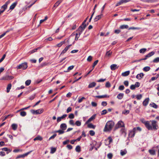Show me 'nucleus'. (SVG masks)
<instances>
[{"mask_svg": "<svg viewBox=\"0 0 159 159\" xmlns=\"http://www.w3.org/2000/svg\"><path fill=\"white\" fill-rule=\"evenodd\" d=\"M130 1V0H120L117 3L116 6L120 5L123 3H126Z\"/></svg>", "mask_w": 159, "mask_h": 159, "instance_id": "9d476101", "label": "nucleus"}, {"mask_svg": "<svg viewBox=\"0 0 159 159\" xmlns=\"http://www.w3.org/2000/svg\"><path fill=\"white\" fill-rule=\"evenodd\" d=\"M43 111V109H40L36 110H32L31 111V112L33 114H38L42 113Z\"/></svg>", "mask_w": 159, "mask_h": 159, "instance_id": "423d86ee", "label": "nucleus"}, {"mask_svg": "<svg viewBox=\"0 0 159 159\" xmlns=\"http://www.w3.org/2000/svg\"><path fill=\"white\" fill-rule=\"evenodd\" d=\"M71 111H72L71 107H69L66 110V112L68 113L69 112H70Z\"/></svg>", "mask_w": 159, "mask_h": 159, "instance_id": "774afa93", "label": "nucleus"}, {"mask_svg": "<svg viewBox=\"0 0 159 159\" xmlns=\"http://www.w3.org/2000/svg\"><path fill=\"white\" fill-rule=\"evenodd\" d=\"M39 48H37L36 49H34L32 50L31 51L29 52V53H30V54L36 52L37 51V50Z\"/></svg>", "mask_w": 159, "mask_h": 159, "instance_id": "5fc2aeb1", "label": "nucleus"}, {"mask_svg": "<svg viewBox=\"0 0 159 159\" xmlns=\"http://www.w3.org/2000/svg\"><path fill=\"white\" fill-rule=\"evenodd\" d=\"M56 132L58 133L59 134H63L64 133V130L60 129L56 131Z\"/></svg>", "mask_w": 159, "mask_h": 159, "instance_id": "a19ab883", "label": "nucleus"}, {"mask_svg": "<svg viewBox=\"0 0 159 159\" xmlns=\"http://www.w3.org/2000/svg\"><path fill=\"white\" fill-rule=\"evenodd\" d=\"M154 63H157L159 62V57H157L155 58L153 61Z\"/></svg>", "mask_w": 159, "mask_h": 159, "instance_id": "09e8293b", "label": "nucleus"}, {"mask_svg": "<svg viewBox=\"0 0 159 159\" xmlns=\"http://www.w3.org/2000/svg\"><path fill=\"white\" fill-rule=\"evenodd\" d=\"M150 105L151 106V107L155 108H157V106L154 103H153L152 104H150Z\"/></svg>", "mask_w": 159, "mask_h": 159, "instance_id": "37998d69", "label": "nucleus"}, {"mask_svg": "<svg viewBox=\"0 0 159 159\" xmlns=\"http://www.w3.org/2000/svg\"><path fill=\"white\" fill-rule=\"evenodd\" d=\"M31 82V80H27L25 82V84L26 86L29 85Z\"/></svg>", "mask_w": 159, "mask_h": 159, "instance_id": "49530a36", "label": "nucleus"}, {"mask_svg": "<svg viewBox=\"0 0 159 159\" xmlns=\"http://www.w3.org/2000/svg\"><path fill=\"white\" fill-rule=\"evenodd\" d=\"M2 150L4 151L7 152V153L8 154L9 152H11V150L10 149H8L7 148H4L2 149Z\"/></svg>", "mask_w": 159, "mask_h": 159, "instance_id": "6ab92c4d", "label": "nucleus"}, {"mask_svg": "<svg viewBox=\"0 0 159 159\" xmlns=\"http://www.w3.org/2000/svg\"><path fill=\"white\" fill-rule=\"evenodd\" d=\"M27 64L26 62H24L20 65L17 67V69H22L23 70L25 69L27 67Z\"/></svg>", "mask_w": 159, "mask_h": 159, "instance_id": "20e7f679", "label": "nucleus"}, {"mask_svg": "<svg viewBox=\"0 0 159 159\" xmlns=\"http://www.w3.org/2000/svg\"><path fill=\"white\" fill-rule=\"evenodd\" d=\"M102 15V14H101L97 16L94 19V21L96 22L99 20L100 18H101Z\"/></svg>", "mask_w": 159, "mask_h": 159, "instance_id": "4be33fe9", "label": "nucleus"}, {"mask_svg": "<svg viewBox=\"0 0 159 159\" xmlns=\"http://www.w3.org/2000/svg\"><path fill=\"white\" fill-rule=\"evenodd\" d=\"M75 151L78 152H80L81 151L80 147V146H77L75 149Z\"/></svg>", "mask_w": 159, "mask_h": 159, "instance_id": "58836bf2", "label": "nucleus"}, {"mask_svg": "<svg viewBox=\"0 0 159 159\" xmlns=\"http://www.w3.org/2000/svg\"><path fill=\"white\" fill-rule=\"evenodd\" d=\"M111 69V70H113L118 68L116 65L114 64L111 65L110 66Z\"/></svg>", "mask_w": 159, "mask_h": 159, "instance_id": "a211bd4d", "label": "nucleus"}, {"mask_svg": "<svg viewBox=\"0 0 159 159\" xmlns=\"http://www.w3.org/2000/svg\"><path fill=\"white\" fill-rule=\"evenodd\" d=\"M14 77L11 76L7 75L3 76L2 78V80H9L13 79Z\"/></svg>", "mask_w": 159, "mask_h": 159, "instance_id": "1a4fd4ad", "label": "nucleus"}, {"mask_svg": "<svg viewBox=\"0 0 159 159\" xmlns=\"http://www.w3.org/2000/svg\"><path fill=\"white\" fill-rule=\"evenodd\" d=\"M95 115H93L85 123V124H88L95 118Z\"/></svg>", "mask_w": 159, "mask_h": 159, "instance_id": "ddd939ff", "label": "nucleus"}, {"mask_svg": "<svg viewBox=\"0 0 159 159\" xmlns=\"http://www.w3.org/2000/svg\"><path fill=\"white\" fill-rule=\"evenodd\" d=\"M147 50V49L146 48H142L141 49L139 50V52L140 53H144Z\"/></svg>", "mask_w": 159, "mask_h": 159, "instance_id": "c03bdc74", "label": "nucleus"}, {"mask_svg": "<svg viewBox=\"0 0 159 159\" xmlns=\"http://www.w3.org/2000/svg\"><path fill=\"white\" fill-rule=\"evenodd\" d=\"M114 123L112 121H107L105 125L104 129V131L108 132L111 131L114 125Z\"/></svg>", "mask_w": 159, "mask_h": 159, "instance_id": "f03ea898", "label": "nucleus"}, {"mask_svg": "<svg viewBox=\"0 0 159 159\" xmlns=\"http://www.w3.org/2000/svg\"><path fill=\"white\" fill-rule=\"evenodd\" d=\"M105 86L107 88H109L111 86L110 83L109 82H107Z\"/></svg>", "mask_w": 159, "mask_h": 159, "instance_id": "13d9d810", "label": "nucleus"}, {"mask_svg": "<svg viewBox=\"0 0 159 159\" xmlns=\"http://www.w3.org/2000/svg\"><path fill=\"white\" fill-rule=\"evenodd\" d=\"M135 131L133 129V130L130 131L129 133V136L130 137H134L135 135Z\"/></svg>", "mask_w": 159, "mask_h": 159, "instance_id": "aec40b11", "label": "nucleus"}, {"mask_svg": "<svg viewBox=\"0 0 159 159\" xmlns=\"http://www.w3.org/2000/svg\"><path fill=\"white\" fill-rule=\"evenodd\" d=\"M129 112V111L128 110H125L122 111V113L125 115H126L128 114Z\"/></svg>", "mask_w": 159, "mask_h": 159, "instance_id": "de8ad7c7", "label": "nucleus"}, {"mask_svg": "<svg viewBox=\"0 0 159 159\" xmlns=\"http://www.w3.org/2000/svg\"><path fill=\"white\" fill-rule=\"evenodd\" d=\"M68 117L70 119H73L74 118V114L73 113L70 114L69 115Z\"/></svg>", "mask_w": 159, "mask_h": 159, "instance_id": "6e6d98bb", "label": "nucleus"}, {"mask_svg": "<svg viewBox=\"0 0 159 159\" xmlns=\"http://www.w3.org/2000/svg\"><path fill=\"white\" fill-rule=\"evenodd\" d=\"M107 113V111L105 109L103 110L101 112V115H104L105 114H106Z\"/></svg>", "mask_w": 159, "mask_h": 159, "instance_id": "69168bd1", "label": "nucleus"}, {"mask_svg": "<svg viewBox=\"0 0 159 159\" xmlns=\"http://www.w3.org/2000/svg\"><path fill=\"white\" fill-rule=\"evenodd\" d=\"M89 132V134L91 136H93L94 135L95 132L94 131L91 130H90Z\"/></svg>", "mask_w": 159, "mask_h": 159, "instance_id": "4d7b16f0", "label": "nucleus"}, {"mask_svg": "<svg viewBox=\"0 0 159 159\" xmlns=\"http://www.w3.org/2000/svg\"><path fill=\"white\" fill-rule=\"evenodd\" d=\"M98 60H96V61H95L93 63V69L94 68V66L97 65V64L98 63Z\"/></svg>", "mask_w": 159, "mask_h": 159, "instance_id": "0e129e2a", "label": "nucleus"}, {"mask_svg": "<svg viewBox=\"0 0 159 159\" xmlns=\"http://www.w3.org/2000/svg\"><path fill=\"white\" fill-rule=\"evenodd\" d=\"M96 98H109V96H107V95H103L101 96H95Z\"/></svg>", "mask_w": 159, "mask_h": 159, "instance_id": "b1692460", "label": "nucleus"}, {"mask_svg": "<svg viewBox=\"0 0 159 159\" xmlns=\"http://www.w3.org/2000/svg\"><path fill=\"white\" fill-rule=\"evenodd\" d=\"M112 53V52H111L110 50L109 51H108L106 52V54H105V57H109L111 56V55Z\"/></svg>", "mask_w": 159, "mask_h": 159, "instance_id": "412c9836", "label": "nucleus"}, {"mask_svg": "<svg viewBox=\"0 0 159 159\" xmlns=\"http://www.w3.org/2000/svg\"><path fill=\"white\" fill-rule=\"evenodd\" d=\"M133 130L136 132L137 130L139 131H141V129L139 127H138L136 128H133Z\"/></svg>", "mask_w": 159, "mask_h": 159, "instance_id": "79ce46f5", "label": "nucleus"}, {"mask_svg": "<svg viewBox=\"0 0 159 159\" xmlns=\"http://www.w3.org/2000/svg\"><path fill=\"white\" fill-rule=\"evenodd\" d=\"M127 152L126 150H124V151H123L122 150H121L120 151V155L122 156H123L126 154L127 153Z\"/></svg>", "mask_w": 159, "mask_h": 159, "instance_id": "f704fd0d", "label": "nucleus"}, {"mask_svg": "<svg viewBox=\"0 0 159 159\" xmlns=\"http://www.w3.org/2000/svg\"><path fill=\"white\" fill-rule=\"evenodd\" d=\"M88 23H87V24L86 25L85 24L82 23V24L81 26H80L78 29V31H83L84 29H85V27H86V26L88 25Z\"/></svg>", "mask_w": 159, "mask_h": 159, "instance_id": "6e6552de", "label": "nucleus"}, {"mask_svg": "<svg viewBox=\"0 0 159 159\" xmlns=\"http://www.w3.org/2000/svg\"><path fill=\"white\" fill-rule=\"evenodd\" d=\"M20 115L22 116H25L26 115V113L24 111H21L20 112Z\"/></svg>", "mask_w": 159, "mask_h": 159, "instance_id": "a18cd8bd", "label": "nucleus"}, {"mask_svg": "<svg viewBox=\"0 0 159 159\" xmlns=\"http://www.w3.org/2000/svg\"><path fill=\"white\" fill-rule=\"evenodd\" d=\"M60 127L61 129L64 130L66 129L67 125L65 123H62Z\"/></svg>", "mask_w": 159, "mask_h": 159, "instance_id": "2eb2a0df", "label": "nucleus"}, {"mask_svg": "<svg viewBox=\"0 0 159 159\" xmlns=\"http://www.w3.org/2000/svg\"><path fill=\"white\" fill-rule=\"evenodd\" d=\"M141 29V28H140V27H130L129 29V30H140Z\"/></svg>", "mask_w": 159, "mask_h": 159, "instance_id": "3c124183", "label": "nucleus"}, {"mask_svg": "<svg viewBox=\"0 0 159 159\" xmlns=\"http://www.w3.org/2000/svg\"><path fill=\"white\" fill-rule=\"evenodd\" d=\"M17 2H16L13 3L10 7V9H13L16 6Z\"/></svg>", "mask_w": 159, "mask_h": 159, "instance_id": "c756f323", "label": "nucleus"}, {"mask_svg": "<svg viewBox=\"0 0 159 159\" xmlns=\"http://www.w3.org/2000/svg\"><path fill=\"white\" fill-rule=\"evenodd\" d=\"M67 116L66 114H64L61 117H57V122L58 123L62 119H65Z\"/></svg>", "mask_w": 159, "mask_h": 159, "instance_id": "9b49d317", "label": "nucleus"}, {"mask_svg": "<svg viewBox=\"0 0 159 159\" xmlns=\"http://www.w3.org/2000/svg\"><path fill=\"white\" fill-rule=\"evenodd\" d=\"M74 67V66H69L67 70L65 71L64 72H69L70 70H72Z\"/></svg>", "mask_w": 159, "mask_h": 159, "instance_id": "72a5a7b5", "label": "nucleus"}, {"mask_svg": "<svg viewBox=\"0 0 159 159\" xmlns=\"http://www.w3.org/2000/svg\"><path fill=\"white\" fill-rule=\"evenodd\" d=\"M10 3V1L8 0L7 2L5 4L3 5L2 7V9H3L2 10H0V15L1 13H2L5 10L7 9V5L8 4Z\"/></svg>", "mask_w": 159, "mask_h": 159, "instance_id": "7ed1b4c3", "label": "nucleus"}, {"mask_svg": "<svg viewBox=\"0 0 159 159\" xmlns=\"http://www.w3.org/2000/svg\"><path fill=\"white\" fill-rule=\"evenodd\" d=\"M75 125L77 126H80L81 125V122L79 120H77L76 121Z\"/></svg>", "mask_w": 159, "mask_h": 159, "instance_id": "603ef678", "label": "nucleus"}, {"mask_svg": "<svg viewBox=\"0 0 159 159\" xmlns=\"http://www.w3.org/2000/svg\"><path fill=\"white\" fill-rule=\"evenodd\" d=\"M42 139H43V138L41 137L40 136H38L37 137H35V138H34V141L37 140L41 141L42 140Z\"/></svg>", "mask_w": 159, "mask_h": 159, "instance_id": "cd10ccee", "label": "nucleus"}, {"mask_svg": "<svg viewBox=\"0 0 159 159\" xmlns=\"http://www.w3.org/2000/svg\"><path fill=\"white\" fill-rule=\"evenodd\" d=\"M149 152L152 155H155L156 154L155 151L154 150L150 149L149 150Z\"/></svg>", "mask_w": 159, "mask_h": 159, "instance_id": "e433bc0d", "label": "nucleus"}, {"mask_svg": "<svg viewBox=\"0 0 159 159\" xmlns=\"http://www.w3.org/2000/svg\"><path fill=\"white\" fill-rule=\"evenodd\" d=\"M56 148L52 147L51 148L50 153L53 154L56 152Z\"/></svg>", "mask_w": 159, "mask_h": 159, "instance_id": "4c0bfd02", "label": "nucleus"}, {"mask_svg": "<svg viewBox=\"0 0 159 159\" xmlns=\"http://www.w3.org/2000/svg\"><path fill=\"white\" fill-rule=\"evenodd\" d=\"M130 73L129 71H127L122 73V75L123 76H126L128 75Z\"/></svg>", "mask_w": 159, "mask_h": 159, "instance_id": "393cba45", "label": "nucleus"}, {"mask_svg": "<svg viewBox=\"0 0 159 159\" xmlns=\"http://www.w3.org/2000/svg\"><path fill=\"white\" fill-rule=\"evenodd\" d=\"M71 45H68V46H66L64 49L62 51L61 55L62 54H64L68 50L69 48L70 47V46Z\"/></svg>", "mask_w": 159, "mask_h": 159, "instance_id": "4468645a", "label": "nucleus"}, {"mask_svg": "<svg viewBox=\"0 0 159 159\" xmlns=\"http://www.w3.org/2000/svg\"><path fill=\"white\" fill-rule=\"evenodd\" d=\"M124 96V94L123 93H120L117 96V98L119 99H121Z\"/></svg>", "mask_w": 159, "mask_h": 159, "instance_id": "bb28decb", "label": "nucleus"}, {"mask_svg": "<svg viewBox=\"0 0 159 159\" xmlns=\"http://www.w3.org/2000/svg\"><path fill=\"white\" fill-rule=\"evenodd\" d=\"M149 101V99L148 98H146L143 102V105L145 106H146L148 104Z\"/></svg>", "mask_w": 159, "mask_h": 159, "instance_id": "f3484780", "label": "nucleus"}, {"mask_svg": "<svg viewBox=\"0 0 159 159\" xmlns=\"http://www.w3.org/2000/svg\"><path fill=\"white\" fill-rule=\"evenodd\" d=\"M69 124L72 125H75V124L74 123V121L73 120H70L69 121Z\"/></svg>", "mask_w": 159, "mask_h": 159, "instance_id": "052dcab7", "label": "nucleus"}, {"mask_svg": "<svg viewBox=\"0 0 159 159\" xmlns=\"http://www.w3.org/2000/svg\"><path fill=\"white\" fill-rule=\"evenodd\" d=\"M124 88H125L124 86L123 85H121L119 87L118 89L119 90H123L124 89Z\"/></svg>", "mask_w": 159, "mask_h": 159, "instance_id": "bf43d9fd", "label": "nucleus"}, {"mask_svg": "<svg viewBox=\"0 0 159 159\" xmlns=\"http://www.w3.org/2000/svg\"><path fill=\"white\" fill-rule=\"evenodd\" d=\"M107 157L109 159H111L113 157V155L111 153H109L107 154Z\"/></svg>", "mask_w": 159, "mask_h": 159, "instance_id": "8fccbe9b", "label": "nucleus"}, {"mask_svg": "<svg viewBox=\"0 0 159 159\" xmlns=\"http://www.w3.org/2000/svg\"><path fill=\"white\" fill-rule=\"evenodd\" d=\"M136 98L138 100H140V99H141L142 96V94H140L139 95H136Z\"/></svg>", "mask_w": 159, "mask_h": 159, "instance_id": "864d4df0", "label": "nucleus"}, {"mask_svg": "<svg viewBox=\"0 0 159 159\" xmlns=\"http://www.w3.org/2000/svg\"><path fill=\"white\" fill-rule=\"evenodd\" d=\"M63 0H59L57 2H56L54 5V7H57L62 2Z\"/></svg>", "mask_w": 159, "mask_h": 159, "instance_id": "a878e982", "label": "nucleus"}, {"mask_svg": "<svg viewBox=\"0 0 159 159\" xmlns=\"http://www.w3.org/2000/svg\"><path fill=\"white\" fill-rule=\"evenodd\" d=\"M155 53L154 52L152 51L151 52L149 53L147 55L145 56V58L143 59H141L139 60H138V61H140L143 60H146L147 58L149 57L152 56Z\"/></svg>", "mask_w": 159, "mask_h": 159, "instance_id": "0eeeda50", "label": "nucleus"}, {"mask_svg": "<svg viewBox=\"0 0 159 159\" xmlns=\"http://www.w3.org/2000/svg\"><path fill=\"white\" fill-rule=\"evenodd\" d=\"M57 136L56 134H54L53 135L51 136L49 139V140H50L51 139H54Z\"/></svg>", "mask_w": 159, "mask_h": 159, "instance_id": "e2e57ef3", "label": "nucleus"}, {"mask_svg": "<svg viewBox=\"0 0 159 159\" xmlns=\"http://www.w3.org/2000/svg\"><path fill=\"white\" fill-rule=\"evenodd\" d=\"M124 124L121 121H119L115 126V129H116L120 127H124Z\"/></svg>", "mask_w": 159, "mask_h": 159, "instance_id": "39448f33", "label": "nucleus"}, {"mask_svg": "<svg viewBox=\"0 0 159 159\" xmlns=\"http://www.w3.org/2000/svg\"><path fill=\"white\" fill-rule=\"evenodd\" d=\"M143 123L148 130L156 131L158 129L157 122L156 120L147 121Z\"/></svg>", "mask_w": 159, "mask_h": 159, "instance_id": "f257e3e1", "label": "nucleus"}, {"mask_svg": "<svg viewBox=\"0 0 159 159\" xmlns=\"http://www.w3.org/2000/svg\"><path fill=\"white\" fill-rule=\"evenodd\" d=\"M107 140H109V144H110L112 141V139L111 137H109L107 138Z\"/></svg>", "mask_w": 159, "mask_h": 159, "instance_id": "338daca9", "label": "nucleus"}, {"mask_svg": "<svg viewBox=\"0 0 159 159\" xmlns=\"http://www.w3.org/2000/svg\"><path fill=\"white\" fill-rule=\"evenodd\" d=\"M96 85V83L94 82H93L90 84L88 85V88H92L94 86Z\"/></svg>", "mask_w": 159, "mask_h": 159, "instance_id": "5701e85b", "label": "nucleus"}, {"mask_svg": "<svg viewBox=\"0 0 159 159\" xmlns=\"http://www.w3.org/2000/svg\"><path fill=\"white\" fill-rule=\"evenodd\" d=\"M88 127L89 128H93V129H94L96 127L95 125H93L92 123H90L88 124Z\"/></svg>", "mask_w": 159, "mask_h": 159, "instance_id": "7c9ffc66", "label": "nucleus"}, {"mask_svg": "<svg viewBox=\"0 0 159 159\" xmlns=\"http://www.w3.org/2000/svg\"><path fill=\"white\" fill-rule=\"evenodd\" d=\"M65 43V41H61L60 43L57 44V46L58 47H60L61 46H62Z\"/></svg>", "mask_w": 159, "mask_h": 159, "instance_id": "ea45409f", "label": "nucleus"}, {"mask_svg": "<svg viewBox=\"0 0 159 159\" xmlns=\"http://www.w3.org/2000/svg\"><path fill=\"white\" fill-rule=\"evenodd\" d=\"M140 83L139 82H136L135 83V84H134V85H135V87H136V88H138V87H139V86H140Z\"/></svg>", "mask_w": 159, "mask_h": 159, "instance_id": "680f3d73", "label": "nucleus"}, {"mask_svg": "<svg viewBox=\"0 0 159 159\" xmlns=\"http://www.w3.org/2000/svg\"><path fill=\"white\" fill-rule=\"evenodd\" d=\"M129 27L127 25H122L120 26V29H128Z\"/></svg>", "mask_w": 159, "mask_h": 159, "instance_id": "473e14b6", "label": "nucleus"}, {"mask_svg": "<svg viewBox=\"0 0 159 159\" xmlns=\"http://www.w3.org/2000/svg\"><path fill=\"white\" fill-rule=\"evenodd\" d=\"M150 67L149 66H146V67H144V68H143V71H144L145 72H147L148 71H149L150 70Z\"/></svg>", "mask_w": 159, "mask_h": 159, "instance_id": "c9c22d12", "label": "nucleus"}, {"mask_svg": "<svg viewBox=\"0 0 159 159\" xmlns=\"http://www.w3.org/2000/svg\"><path fill=\"white\" fill-rule=\"evenodd\" d=\"M12 129L14 130H16L17 127V124H13L11 125Z\"/></svg>", "mask_w": 159, "mask_h": 159, "instance_id": "2f4dec72", "label": "nucleus"}, {"mask_svg": "<svg viewBox=\"0 0 159 159\" xmlns=\"http://www.w3.org/2000/svg\"><path fill=\"white\" fill-rule=\"evenodd\" d=\"M11 84H8L7 88V92L8 93L10 92V90L11 89Z\"/></svg>", "mask_w": 159, "mask_h": 159, "instance_id": "c85d7f7f", "label": "nucleus"}, {"mask_svg": "<svg viewBox=\"0 0 159 159\" xmlns=\"http://www.w3.org/2000/svg\"><path fill=\"white\" fill-rule=\"evenodd\" d=\"M30 153V152H29L22 155H19L16 157V159L24 157H25L27 156Z\"/></svg>", "mask_w": 159, "mask_h": 159, "instance_id": "f8f14e48", "label": "nucleus"}, {"mask_svg": "<svg viewBox=\"0 0 159 159\" xmlns=\"http://www.w3.org/2000/svg\"><path fill=\"white\" fill-rule=\"evenodd\" d=\"M144 76V74L143 73H141L139 74H138L136 76V78L137 79L141 80Z\"/></svg>", "mask_w": 159, "mask_h": 159, "instance_id": "dca6fc26", "label": "nucleus"}]
</instances>
